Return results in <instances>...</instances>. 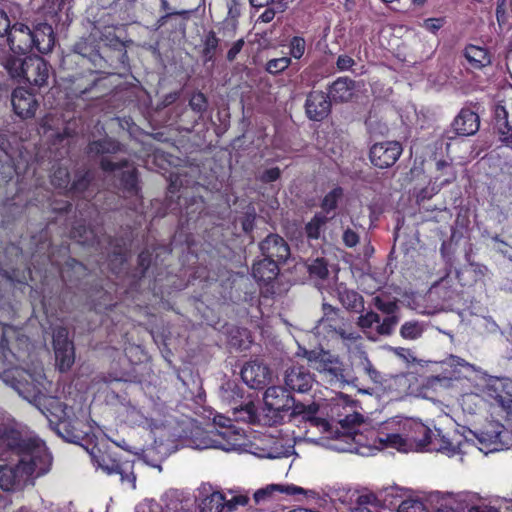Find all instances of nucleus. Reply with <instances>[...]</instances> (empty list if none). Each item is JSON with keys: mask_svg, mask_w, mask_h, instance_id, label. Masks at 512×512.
Here are the masks:
<instances>
[{"mask_svg": "<svg viewBox=\"0 0 512 512\" xmlns=\"http://www.w3.org/2000/svg\"><path fill=\"white\" fill-rule=\"evenodd\" d=\"M16 360L15 354L5 345H0V377L13 387L18 394L29 403L37 407L43 414L47 402L60 408L62 403L48 398L40 387V383L26 370L13 367Z\"/></svg>", "mask_w": 512, "mask_h": 512, "instance_id": "nucleus-1", "label": "nucleus"}, {"mask_svg": "<svg viewBox=\"0 0 512 512\" xmlns=\"http://www.w3.org/2000/svg\"><path fill=\"white\" fill-rule=\"evenodd\" d=\"M264 403L265 408L261 414L257 413L253 402L233 407L234 414H239V419L249 423H261L272 426L283 420V413L288 412L292 408L294 398L286 387L271 386L264 393Z\"/></svg>", "mask_w": 512, "mask_h": 512, "instance_id": "nucleus-2", "label": "nucleus"}, {"mask_svg": "<svg viewBox=\"0 0 512 512\" xmlns=\"http://www.w3.org/2000/svg\"><path fill=\"white\" fill-rule=\"evenodd\" d=\"M8 44L14 53L27 54L36 50L40 54H48L56 44V35L47 22H33L31 26L17 22L12 25Z\"/></svg>", "mask_w": 512, "mask_h": 512, "instance_id": "nucleus-3", "label": "nucleus"}, {"mask_svg": "<svg viewBox=\"0 0 512 512\" xmlns=\"http://www.w3.org/2000/svg\"><path fill=\"white\" fill-rule=\"evenodd\" d=\"M0 445L13 453L22 455L21 458H26L28 462L43 464L39 467L38 474L46 473L51 465L52 458L44 442L40 439L24 437L15 429L1 428Z\"/></svg>", "mask_w": 512, "mask_h": 512, "instance_id": "nucleus-4", "label": "nucleus"}, {"mask_svg": "<svg viewBox=\"0 0 512 512\" xmlns=\"http://www.w3.org/2000/svg\"><path fill=\"white\" fill-rule=\"evenodd\" d=\"M304 356L310 366L320 374L324 375L331 384L350 383V376L346 373L344 364L340 360L339 356L324 349L306 351Z\"/></svg>", "mask_w": 512, "mask_h": 512, "instance_id": "nucleus-5", "label": "nucleus"}, {"mask_svg": "<svg viewBox=\"0 0 512 512\" xmlns=\"http://www.w3.org/2000/svg\"><path fill=\"white\" fill-rule=\"evenodd\" d=\"M43 464L38 462H28L26 458H21L14 467L0 465V488L5 491L13 490L20 487L27 481L29 476L34 473L39 476V467Z\"/></svg>", "mask_w": 512, "mask_h": 512, "instance_id": "nucleus-6", "label": "nucleus"}, {"mask_svg": "<svg viewBox=\"0 0 512 512\" xmlns=\"http://www.w3.org/2000/svg\"><path fill=\"white\" fill-rule=\"evenodd\" d=\"M100 165L105 172H111L115 177H119L120 187L123 190L130 194L138 193L137 169L131 161L123 159L114 162L103 158Z\"/></svg>", "mask_w": 512, "mask_h": 512, "instance_id": "nucleus-7", "label": "nucleus"}, {"mask_svg": "<svg viewBox=\"0 0 512 512\" xmlns=\"http://www.w3.org/2000/svg\"><path fill=\"white\" fill-rule=\"evenodd\" d=\"M90 455L94 463L103 471L108 474H119L122 482L131 483L132 487L135 488L136 477L132 472V465L130 463H120L98 447H93Z\"/></svg>", "mask_w": 512, "mask_h": 512, "instance_id": "nucleus-8", "label": "nucleus"}, {"mask_svg": "<svg viewBox=\"0 0 512 512\" xmlns=\"http://www.w3.org/2000/svg\"><path fill=\"white\" fill-rule=\"evenodd\" d=\"M373 304L380 312L385 314L381 324L376 325V334L380 336L392 335L400 321L398 300H385L376 296L373 298Z\"/></svg>", "mask_w": 512, "mask_h": 512, "instance_id": "nucleus-9", "label": "nucleus"}, {"mask_svg": "<svg viewBox=\"0 0 512 512\" xmlns=\"http://www.w3.org/2000/svg\"><path fill=\"white\" fill-rule=\"evenodd\" d=\"M402 153V146L397 141L375 143L369 152L371 163L380 169L393 166Z\"/></svg>", "mask_w": 512, "mask_h": 512, "instance_id": "nucleus-10", "label": "nucleus"}, {"mask_svg": "<svg viewBox=\"0 0 512 512\" xmlns=\"http://www.w3.org/2000/svg\"><path fill=\"white\" fill-rule=\"evenodd\" d=\"M51 66L40 56H26V70L22 82L42 88L48 85Z\"/></svg>", "mask_w": 512, "mask_h": 512, "instance_id": "nucleus-11", "label": "nucleus"}, {"mask_svg": "<svg viewBox=\"0 0 512 512\" xmlns=\"http://www.w3.org/2000/svg\"><path fill=\"white\" fill-rule=\"evenodd\" d=\"M314 382V375L302 365H292L284 371V383L289 391L307 393L312 389Z\"/></svg>", "mask_w": 512, "mask_h": 512, "instance_id": "nucleus-12", "label": "nucleus"}, {"mask_svg": "<svg viewBox=\"0 0 512 512\" xmlns=\"http://www.w3.org/2000/svg\"><path fill=\"white\" fill-rule=\"evenodd\" d=\"M53 346L60 370H68L74 363V347L68 338V330L58 327L53 333Z\"/></svg>", "mask_w": 512, "mask_h": 512, "instance_id": "nucleus-13", "label": "nucleus"}, {"mask_svg": "<svg viewBox=\"0 0 512 512\" xmlns=\"http://www.w3.org/2000/svg\"><path fill=\"white\" fill-rule=\"evenodd\" d=\"M401 429L407 438L410 448L415 445L416 450H428L434 433L421 422L406 419Z\"/></svg>", "mask_w": 512, "mask_h": 512, "instance_id": "nucleus-14", "label": "nucleus"}, {"mask_svg": "<svg viewBox=\"0 0 512 512\" xmlns=\"http://www.w3.org/2000/svg\"><path fill=\"white\" fill-rule=\"evenodd\" d=\"M241 377L250 388L260 389L271 382V371L267 365L253 360L243 366Z\"/></svg>", "mask_w": 512, "mask_h": 512, "instance_id": "nucleus-15", "label": "nucleus"}, {"mask_svg": "<svg viewBox=\"0 0 512 512\" xmlns=\"http://www.w3.org/2000/svg\"><path fill=\"white\" fill-rule=\"evenodd\" d=\"M13 110L21 119H29L35 116L38 102L35 96L23 87H18L11 94Z\"/></svg>", "mask_w": 512, "mask_h": 512, "instance_id": "nucleus-16", "label": "nucleus"}, {"mask_svg": "<svg viewBox=\"0 0 512 512\" xmlns=\"http://www.w3.org/2000/svg\"><path fill=\"white\" fill-rule=\"evenodd\" d=\"M259 246L262 255L277 264L285 262L290 256L287 242L277 234H269Z\"/></svg>", "mask_w": 512, "mask_h": 512, "instance_id": "nucleus-17", "label": "nucleus"}, {"mask_svg": "<svg viewBox=\"0 0 512 512\" xmlns=\"http://www.w3.org/2000/svg\"><path fill=\"white\" fill-rule=\"evenodd\" d=\"M329 293L338 299L341 305L348 311L362 313L364 310V298L357 291L350 289L344 283H336Z\"/></svg>", "mask_w": 512, "mask_h": 512, "instance_id": "nucleus-18", "label": "nucleus"}, {"mask_svg": "<svg viewBox=\"0 0 512 512\" xmlns=\"http://www.w3.org/2000/svg\"><path fill=\"white\" fill-rule=\"evenodd\" d=\"M305 108L309 119L321 121L328 116L331 108V101L324 92L313 91L306 99Z\"/></svg>", "mask_w": 512, "mask_h": 512, "instance_id": "nucleus-19", "label": "nucleus"}, {"mask_svg": "<svg viewBox=\"0 0 512 512\" xmlns=\"http://www.w3.org/2000/svg\"><path fill=\"white\" fill-rule=\"evenodd\" d=\"M480 127L477 113L470 109H462L452 123L453 131L460 136L474 135Z\"/></svg>", "mask_w": 512, "mask_h": 512, "instance_id": "nucleus-20", "label": "nucleus"}, {"mask_svg": "<svg viewBox=\"0 0 512 512\" xmlns=\"http://www.w3.org/2000/svg\"><path fill=\"white\" fill-rule=\"evenodd\" d=\"M352 365L359 371L366 374L369 379L376 384H380L383 381L382 374L373 366L367 353L358 348L352 354Z\"/></svg>", "mask_w": 512, "mask_h": 512, "instance_id": "nucleus-21", "label": "nucleus"}, {"mask_svg": "<svg viewBox=\"0 0 512 512\" xmlns=\"http://www.w3.org/2000/svg\"><path fill=\"white\" fill-rule=\"evenodd\" d=\"M355 83L347 77H340L329 87L328 97L330 101L347 102L353 96Z\"/></svg>", "mask_w": 512, "mask_h": 512, "instance_id": "nucleus-22", "label": "nucleus"}, {"mask_svg": "<svg viewBox=\"0 0 512 512\" xmlns=\"http://www.w3.org/2000/svg\"><path fill=\"white\" fill-rule=\"evenodd\" d=\"M363 422L362 415L358 413H353L345 416L343 419L339 421L341 426L342 435L346 442L348 440H352L353 442L360 444L362 442V434L358 430V426Z\"/></svg>", "mask_w": 512, "mask_h": 512, "instance_id": "nucleus-23", "label": "nucleus"}, {"mask_svg": "<svg viewBox=\"0 0 512 512\" xmlns=\"http://www.w3.org/2000/svg\"><path fill=\"white\" fill-rule=\"evenodd\" d=\"M464 56L474 69H482L491 64V54L484 47L468 45L465 48Z\"/></svg>", "mask_w": 512, "mask_h": 512, "instance_id": "nucleus-24", "label": "nucleus"}, {"mask_svg": "<svg viewBox=\"0 0 512 512\" xmlns=\"http://www.w3.org/2000/svg\"><path fill=\"white\" fill-rule=\"evenodd\" d=\"M252 271L255 279L268 283L276 278L279 273V267L273 260L264 257L253 265Z\"/></svg>", "mask_w": 512, "mask_h": 512, "instance_id": "nucleus-25", "label": "nucleus"}, {"mask_svg": "<svg viewBox=\"0 0 512 512\" xmlns=\"http://www.w3.org/2000/svg\"><path fill=\"white\" fill-rule=\"evenodd\" d=\"M16 54L13 52V54L5 56L2 65L10 78L21 83L26 70V57L22 58ZM18 54L21 55L20 53Z\"/></svg>", "mask_w": 512, "mask_h": 512, "instance_id": "nucleus-26", "label": "nucleus"}, {"mask_svg": "<svg viewBox=\"0 0 512 512\" xmlns=\"http://www.w3.org/2000/svg\"><path fill=\"white\" fill-rule=\"evenodd\" d=\"M428 451H437L445 453L449 456H454L461 453V443L454 444L449 438L442 435L439 430L437 434L433 435L432 442L429 445Z\"/></svg>", "mask_w": 512, "mask_h": 512, "instance_id": "nucleus-27", "label": "nucleus"}, {"mask_svg": "<svg viewBox=\"0 0 512 512\" xmlns=\"http://www.w3.org/2000/svg\"><path fill=\"white\" fill-rule=\"evenodd\" d=\"M281 492L288 495H294L297 493H303L304 490L301 487H297L294 485H279V484H271L266 486L265 488H261L257 490L254 495V501L256 504H259L262 501L267 500L274 492Z\"/></svg>", "mask_w": 512, "mask_h": 512, "instance_id": "nucleus-28", "label": "nucleus"}, {"mask_svg": "<svg viewBox=\"0 0 512 512\" xmlns=\"http://www.w3.org/2000/svg\"><path fill=\"white\" fill-rule=\"evenodd\" d=\"M215 433L218 441L223 445V447H219V449L224 451L233 450L239 445V441L242 438L240 431L233 424H229L224 430L215 429Z\"/></svg>", "mask_w": 512, "mask_h": 512, "instance_id": "nucleus-29", "label": "nucleus"}, {"mask_svg": "<svg viewBox=\"0 0 512 512\" xmlns=\"http://www.w3.org/2000/svg\"><path fill=\"white\" fill-rule=\"evenodd\" d=\"M306 267L311 279L317 281L320 287L321 283L328 279L329 269L328 261L324 257H316L306 261Z\"/></svg>", "mask_w": 512, "mask_h": 512, "instance_id": "nucleus-30", "label": "nucleus"}, {"mask_svg": "<svg viewBox=\"0 0 512 512\" xmlns=\"http://www.w3.org/2000/svg\"><path fill=\"white\" fill-rule=\"evenodd\" d=\"M121 150L120 143L111 138L92 141L87 147V153L89 155L115 154Z\"/></svg>", "mask_w": 512, "mask_h": 512, "instance_id": "nucleus-31", "label": "nucleus"}, {"mask_svg": "<svg viewBox=\"0 0 512 512\" xmlns=\"http://www.w3.org/2000/svg\"><path fill=\"white\" fill-rule=\"evenodd\" d=\"M376 441H378L383 447H393L399 451H407L410 446L407 441L404 431L400 433H379Z\"/></svg>", "mask_w": 512, "mask_h": 512, "instance_id": "nucleus-32", "label": "nucleus"}, {"mask_svg": "<svg viewBox=\"0 0 512 512\" xmlns=\"http://www.w3.org/2000/svg\"><path fill=\"white\" fill-rule=\"evenodd\" d=\"M200 512H226V498L221 492H213L199 504Z\"/></svg>", "mask_w": 512, "mask_h": 512, "instance_id": "nucleus-33", "label": "nucleus"}, {"mask_svg": "<svg viewBox=\"0 0 512 512\" xmlns=\"http://www.w3.org/2000/svg\"><path fill=\"white\" fill-rule=\"evenodd\" d=\"M382 320H381V317L378 313L370 310L368 312H366L365 314H361L358 319H357V326L364 332L367 334V337L371 340H376L377 339V334L375 333V335H371L372 333V328L375 324L379 325L381 324Z\"/></svg>", "mask_w": 512, "mask_h": 512, "instance_id": "nucleus-34", "label": "nucleus"}, {"mask_svg": "<svg viewBox=\"0 0 512 512\" xmlns=\"http://www.w3.org/2000/svg\"><path fill=\"white\" fill-rule=\"evenodd\" d=\"M71 233L72 237L83 245L94 246L100 244V239L97 234L85 225L79 224L75 226Z\"/></svg>", "mask_w": 512, "mask_h": 512, "instance_id": "nucleus-35", "label": "nucleus"}, {"mask_svg": "<svg viewBox=\"0 0 512 512\" xmlns=\"http://www.w3.org/2000/svg\"><path fill=\"white\" fill-rule=\"evenodd\" d=\"M5 141L0 139V178L9 180L13 177L15 172L14 163L11 155L4 147Z\"/></svg>", "mask_w": 512, "mask_h": 512, "instance_id": "nucleus-36", "label": "nucleus"}, {"mask_svg": "<svg viewBox=\"0 0 512 512\" xmlns=\"http://www.w3.org/2000/svg\"><path fill=\"white\" fill-rule=\"evenodd\" d=\"M329 217L323 213H316L313 218L305 225V233L308 239H319L322 228L328 222Z\"/></svg>", "mask_w": 512, "mask_h": 512, "instance_id": "nucleus-37", "label": "nucleus"}, {"mask_svg": "<svg viewBox=\"0 0 512 512\" xmlns=\"http://www.w3.org/2000/svg\"><path fill=\"white\" fill-rule=\"evenodd\" d=\"M425 331V324L416 320L406 321L400 327V336L405 340H417Z\"/></svg>", "mask_w": 512, "mask_h": 512, "instance_id": "nucleus-38", "label": "nucleus"}, {"mask_svg": "<svg viewBox=\"0 0 512 512\" xmlns=\"http://www.w3.org/2000/svg\"><path fill=\"white\" fill-rule=\"evenodd\" d=\"M93 179L92 174L89 171H78L75 174V178L72 184L69 185L68 191L72 194H82Z\"/></svg>", "mask_w": 512, "mask_h": 512, "instance_id": "nucleus-39", "label": "nucleus"}, {"mask_svg": "<svg viewBox=\"0 0 512 512\" xmlns=\"http://www.w3.org/2000/svg\"><path fill=\"white\" fill-rule=\"evenodd\" d=\"M57 431L62 438L71 443H77L82 438L81 432L65 419H60Z\"/></svg>", "mask_w": 512, "mask_h": 512, "instance_id": "nucleus-40", "label": "nucleus"}, {"mask_svg": "<svg viewBox=\"0 0 512 512\" xmlns=\"http://www.w3.org/2000/svg\"><path fill=\"white\" fill-rule=\"evenodd\" d=\"M215 430H211L208 432H201L200 437H197L193 440L195 448L197 449H208V448H216L223 447L221 443L218 441V438L215 436Z\"/></svg>", "mask_w": 512, "mask_h": 512, "instance_id": "nucleus-41", "label": "nucleus"}, {"mask_svg": "<svg viewBox=\"0 0 512 512\" xmlns=\"http://www.w3.org/2000/svg\"><path fill=\"white\" fill-rule=\"evenodd\" d=\"M219 45V39L216 37V34L214 31H210L204 40V48H203V60L204 63L212 62L215 58V53L217 50V47Z\"/></svg>", "mask_w": 512, "mask_h": 512, "instance_id": "nucleus-42", "label": "nucleus"}, {"mask_svg": "<svg viewBox=\"0 0 512 512\" xmlns=\"http://www.w3.org/2000/svg\"><path fill=\"white\" fill-rule=\"evenodd\" d=\"M51 183L55 188L68 191L70 185L69 171L66 167H57L51 176Z\"/></svg>", "mask_w": 512, "mask_h": 512, "instance_id": "nucleus-43", "label": "nucleus"}, {"mask_svg": "<svg viewBox=\"0 0 512 512\" xmlns=\"http://www.w3.org/2000/svg\"><path fill=\"white\" fill-rule=\"evenodd\" d=\"M343 195V190L340 187L331 190L322 200L321 208L327 214L334 211L337 208V203Z\"/></svg>", "mask_w": 512, "mask_h": 512, "instance_id": "nucleus-44", "label": "nucleus"}, {"mask_svg": "<svg viewBox=\"0 0 512 512\" xmlns=\"http://www.w3.org/2000/svg\"><path fill=\"white\" fill-rule=\"evenodd\" d=\"M322 311L323 316L319 320V323H328L330 327H333L334 323H336L340 317V309L332 306L329 303L323 302Z\"/></svg>", "mask_w": 512, "mask_h": 512, "instance_id": "nucleus-45", "label": "nucleus"}, {"mask_svg": "<svg viewBox=\"0 0 512 512\" xmlns=\"http://www.w3.org/2000/svg\"><path fill=\"white\" fill-rule=\"evenodd\" d=\"M71 0H44L42 4V11L46 16L56 17L58 13L62 11L66 3H70Z\"/></svg>", "mask_w": 512, "mask_h": 512, "instance_id": "nucleus-46", "label": "nucleus"}, {"mask_svg": "<svg viewBox=\"0 0 512 512\" xmlns=\"http://www.w3.org/2000/svg\"><path fill=\"white\" fill-rule=\"evenodd\" d=\"M189 106L191 109L202 115L208 109V101L206 96L202 92H195L189 100Z\"/></svg>", "mask_w": 512, "mask_h": 512, "instance_id": "nucleus-47", "label": "nucleus"}, {"mask_svg": "<svg viewBox=\"0 0 512 512\" xmlns=\"http://www.w3.org/2000/svg\"><path fill=\"white\" fill-rule=\"evenodd\" d=\"M290 410H292L291 415H303L305 418L310 419L317 413L318 407L315 404L307 406L303 403L294 402Z\"/></svg>", "mask_w": 512, "mask_h": 512, "instance_id": "nucleus-48", "label": "nucleus"}, {"mask_svg": "<svg viewBox=\"0 0 512 512\" xmlns=\"http://www.w3.org/2000/svg\"><path fill=\"white\" fill-rule=\"evenodd\" d=\"M398 512H428L424 504L417 499H407L401 502Z\"/></svg>", "mask_w": 512, "mask_h": 512, "instance_id": "nucleus-49", "label": "nucleus"}, {"mask_svg": "<svg viewBox=\"0 0 512 512\" xmlns=\"http://www.w3.org/2000/svg\"><path fill=\"white\" fill-rule=\"evenodd\" d=\"M290 65V59L287 57L271 59L268 61L266 70L271 74H277L284 71Z\"/></svg>", "mask_w": 512, "mask_h": 512, "instance_id": "nucleus-50", "label": "nucleus"}, {"mask_svg": "<svg viewBox=\"0 0 512 512\" xmlns=\"http://www.w3.org/2000/svg\"><path fill=\"white\" fill-rule=\"evenodd\" d=\"M496 127L501 143L512 149V126L508 123Z\"/></svg>", "mask_w": 512, "mask_h": 512, "instance_id": "nucleus-51", "label": "nucleus"}, {"mask_svg": "<svg viewBox=\"0 0 512 512\" xmlns=\"http://www.w3.org/2000/svg\"><path fill=\"white\" fill-rule=\"evenodd\" d=\"M500 430H492V431H482L480 434L477 435V438L480 443L482 444H496L497 442H500V436H501Z\"/></svg>", "mask_w": 512, "mask_h": 512, "instance_id": "nucleus-52", "label": "nucleus"}, {"mask_svg": "<svg viewBox=\"0 0 512 512\" xmlns=\"http://www.w3.org/2000/svg\"><path fill=\"white\" fill-rule=\"evenodd\" d=\"M305 52V40L300 37H294L290 44V53L295 59H300Z\"/></svg>", "mask_w": 512, "mask_h": 512, "instance_id": "nucleus-53", "label": "nucleus"}, {"mask_svg": "<svg viewBox=\"0 0 512 512\" xmlns=\"http://www.w3.org/2000/svg\"><path fill=\"white\" fill-rule=\"evenodd\" d=\"M249 502V498L247 495H235L231 499L226 500V512L234 511L237 506H245Z\"/></svg>", "mask_w": 512, "mask_h": 512, "instance_id": "nucleus-54", "label": "nucleus"}, {"mask_svg": "<svg viewBox=\"0 0 512 512\" xmlns=\"http://www.w3.org/2000/svg\"><path fill=\"white\" fill-rule=\"evenodd\" d=\"M494 400L496 405L501 407L508 415L512 416V394L505 396L497 395Z\"/></svg>", "mask_w": 512, "mask_h": 512, "instance_id": "nucleus-55", "label": "nucleus"}, {"mask_svg": "<svg viewBox=\"0 0 512 512\" xmlns=\"http://www.w3.org/2000/svg\"><path fill=\"white\" fill-rule=\"evenodd\" d=\"M152 254L149 250L142 251L138 256V266L140 268V276L143 277L151 264Z\"/></svg>", "mask_w": 512, "mask_h": 512, "instance_id": "nucleus-56", "label": "nucleus"}, {"mask_svg": "<svg viewBox=\"0 0 512 512\" xmlns=\"http://www.w3.org/2000/svg\"><path fill=\"white\" fill-rule=\"evenodd\" d=\"M136 512H162V507L154 500H144L136 507Z\"/></svg>", "mask_w": 512, "mask_h": 512, "instance_id": "nucleus-57", "label": "nucleus"}, {"mask_svg": "<svg viewBox=\"0 0 512 512\" xmlns=\"http://www.w3.org/2000/svg\"><path fill=\"white\" fill-rule=\"evenodd\" d=\"M359 235L351 228H347L343 232L342 240L347 247H354L359 243Z\"/></svg>", "mask_w": 512, "mask_h": 512, "instance_id": "nucleus-58", "label": "nucleus"}, {"mask_svg": "<svg viewBox=\"0 0 512 512\" xmlns=\"http://www.w3.org/2000/svg\"><path fill=\"white\" fill-rule=\"evenodd\" d=\"M494 119L496 121V126L500 124H508V112L505 107L501 104L495 105L494 108Z\"/></svg>", "mask_w": 512, "mask_h": 512, "instance_id": "nucleus-59", "label": "nucleus"}, {"mask_svg": "<svg viewBox=\"0 0 512 512\" xmlns=\"http://www.w3.org/2000/svg\"><path fill=\"white\" fill-rule=\"evenodd\" d=\"M281 171L278 167H273L265 170L259 177L263 183H271L280 177Z\"/></svg>", "mask_w": 512, "mask_h": 512, "instance_id": "nucleus-60", "label": "nucleus"}, {"mask_svg": "<svg viewBox=\"0 0 512 512\" xmlns=\"http://www.w3.org/2000/svg\"><path fill=\"white\" fill-rule=\"evenodd\" d=\"M391 350L396 356L405 360L408 363L416 361V357L413 355V353L410 349L403 348V347H395V348H392Z\"/></svg>", "mask_w": 512, "mask_h": 512, "instance_id": "nucleus-61", "label": "nucleus"}, {"mask_svg": "<svg viewBox=\"0 0 512 512\" xmlns=\"http://www.w3.org/2000/svg\"><path fill=\"white\" fill-rule=\"evenodd\" d=\"M227 7L229 17H231L232 19H236L240 16L241 8L239 0H228Z\"/></svg>", "mask_w": 512, "mask_h": 512, "instance_id": "nucleus-62", "label": "nucleus"}, {"mask_svg": "<svg viewBox=\"0 0 512 512\" xmlns=\"http://www.w3.org/2000/svg\"><path fill=\"white\" fill-rule=\"evenodd\" d=\"M354 60L348 55H340L337 59V68L341 71L348 70L354 65Z\"/></svg>", "mask_w": 512, "mask_h": 512, "instance_id": "nucleus-63", "label": "nucleus"}, {"mask_svg": "<svg viewBox=\"0 0 512 512\" xmlns=\"http://www.w3.org/2000/svg\"><path fill=\"white\" fill-rule=\"evenodd\" d=\"M463 512H499L496 508L487 505H467Z\"/></svg>", "mask_w": 512, "mask_h": 512, "instance_id": "nucleus-64", "label": "nucleus"}]
</instances>
